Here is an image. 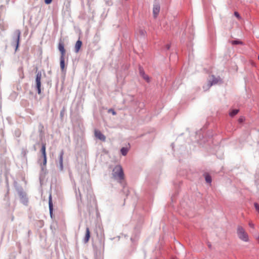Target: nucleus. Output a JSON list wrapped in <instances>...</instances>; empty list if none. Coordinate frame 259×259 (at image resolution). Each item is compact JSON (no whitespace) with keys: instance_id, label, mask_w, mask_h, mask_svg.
Masks as SVG:
<instances>
[{"instance_id":"1","label":"nucleus","mask_w":259,"mask_h":259,"mask_svg":"<svg viewBox=\"0 0 259 259\" xmlns=\"http://www.w3.org/2000/svg\"><path fill=\"white\" fill-rule=\"evenodd\" d=\"M112 175L115 180L121 181L124 179L123 169L120 165H117L114 167Z\"/></svg>"},{"instance_id":"2","label":"nucleus","mask_w":259,"mask_h":259,"mask_svg":"<svg viewBox=\"0 0 259 259\" xmlns=\"http://www.w3.org/2000/svg\"><path fill=\"white\" fill-rule=\"evenodd\" d=\"M21 33L20 30L16 29L14 31L13 34L11 45L15 47V52L17 51L19 46Z\"/></svg>"},{"instance_id":"3","label":"nucleus","mask_w":259,"mask_h":259,"mask_svg":"<svg viewBox=\"0 0 259 259\" xmlns=\"http://www.w3.org/2000/svg\"><path fill=\"white\" fill-rule=\"evenodd\" d=\"M16 189L20 197V202L24 205L27 206L28 203V199L26 193L23 191L21 187L17 186Z\"/></svg>"},{"instance_id":"4","label":"nucleus","mask_w":259,"mask_h":259,"mask_svg":"<svg viewBox=\"0 0 259 259\" xmlns=\"http://www.w3.org/2000/svg\"><path fill=\"white\" fill-rule=\"evenodd\" d=\"M237 233L238 237L241 240L247 242L248 241V236L245 230L241 227L238 226L237 228Z\"/></svg>"},{"instance_id":"5","label":"nucleus","mask_w":259,"mask_h":259,"mask_svg":"<svg viewBox=\"0 0 259 259\" xmlns=\"http://www.w3.org/2000/svg\"><path fill=\"white\" fill-rule=\"evenodd\" d=\"M41 73L40 71L37 72L35 77V88L37 93L41 94Z\"/></svg>"},{"instance_id":"6","label":"nucleus","mask_w":259,"mask_h":259,"mask_svg":"<svg viewBox=\"0 0 259 259\" xmlns=\"http://www.w3.org/2000/svg\"><path fill=\"white\" fill-rule=\"evenodd\" d=\"M40 151L42 154L43 157L42 165H41V169L44 170V166H45L47 164V154L46 152V144L44 143H42L41 148Z\"/></svg>"},{"instance_id":"7","label":"nucleus","mask_w":259,"mask_h":259,"mask_svg":"<svg viewBox=\"0 0 259 259\" xmlns=\"http://www.w3.org/2000/svg\"><path fill=\"white\" fill-rule=\"evenodd\" d=\"M63 155H64V151L62 150L60 153L58 161L57 162L56 164L57 166L59 168L60 171L63 170Z\"/></svg>"},{"instance_id":"8","label":"nucleus","mask_w":259,"mask_h":259,"mask_svg":"<svg viewBox=\"0 0 259 259\" xmlns=\"http://www.w3.org/2000/svg\"><path fill=\"white\" fill-rule=\"evenodd\" d=\"M58 50L60 52L61 56H65L66 51L64 49V42L62 40H60L59 44H58Z\"/></svg>"},{"instance_id":"9","label":"nucleus","mask_w":259,"mask_h":259,"mask_svg":"<svg viewBox=\"0 0 259 259\" xmlns=\"http://www.w3.org/2000/svg\"><path fill=\"white\" fill-rule=\"evenodd\" d=\"M160 11V5L158 3H155L153 5V14L154 18H156Z\"/></svg>"},{"instance_id":"10","label":"nucleus","mask_w":259,"mask_h":259,"mask_svg":"<svg viewBox=\"0 0 259 259\" xmlns=\"http://www.w3.org/2000/svg\"><path fill=\"white\" fill-rule=\"evenodd\" d=\"M139 73H140V75L148 82H149L150 81V78L145 73V71L144 70V69L142 67H141V66H139Z\"/></svg>"},{"instance_id":"11","label":"nucleus","mask_w":259,"mask_h":259,"mask_svg":"<svg viewBox=\"0 0 259 259\" xmlns=\"http://www.w3.org/2000/svg\"><path fill=\"white\" fill-rule=\"evenodd\" d=\"M211 77L212 80L211 81H209L207 85L208 89H209L212 85L217 84L219 82V81L220 80V77H215L213 75H212Z\"/></svg>"},{"instance_id":"12","label":"nucleus","mask_w":259,"mask_h":259,"mask_svg":"<svg viewBox=\"0 0 259 259\" xmlns=\"http://www.w3.org/2000/svg\"><path fill=\"white\" fill-rule=\"evenodd\" d=\"M95 136L96 138L102 141H105V136L101 132V131H95Z\"/></svg>"},{"instance_id":"13","label":"nucleus","mask_w":259,"mask_h":259,"mask_svg":"<svg viewBox=\"0 0 259 259\" xmlns=\"http://www.w3.org/2000/svg\"><path fill=\"white\" fill-rule=\"evenodd\" d=\"M49 211L51 217L53 218V204L52 200V195H50L49 198Z\"/></svg>"},{"instance_id":"14","label":"nucleus","mask_w":259,"mask_h":259,"mask_svg":"<svg viewBox=\"0 0 259 259\" xmlns=\"http://www.w3.org/2000/svg\"><path fill=\"white\" fill-rule=\"evenodd\" d=\"M82 45V42L79 39H78L76 42L75 46V53H78L79 52V51L80 50V48L81 47Z\"/></svg>"},{"instance_id":"15","label":"nucleus","mask_w":259,"mask_h":259,"mask_svg":"<svg viewBox=\"0 0 259 259\" xmlns=\"http://www.w3.org/2000/svg\"><path fill=\"white\" fill-rule=\"evenodd\" d=\"M65 56H60V68L62 72H64L65 70Z\"/></svg>"},{"instance_id":"16","label":"nucleus","mask_w":259,"mask_h":259,"mask_svg":"<svg viewBox=\"0 0 259 259\" xmlns=\"http://www.w3.org/2000/svg\"><path fill=\"white\" fill-rule=\"evenodd\" d=\"M90 238V232L89 228L88 227H87V228H86V230H85V235L83 239L84 242L87 243L89 241Z\"/></svg>"},{"instance_id":"17","label":"nucleus","mask_w":259,"mask_h":259,"mask_svg":"<svg viewBox=\"0 0 259 259\" xmlns=\"http://www.w3.org/2000/svg\"><path fill=\"white\" fill-rule=\"evenodd\" d=\"M205 176V181L206 182V183H211V176L208 174H205L204 175Z\"/></svg>"},{"instance_id":"18","label":"nucleus","mask_w":259,"mask_h":259,"mask_svg":"<svg viewBox=\"0 0 259 259\" xmlns=\"http://www.w3.org/2000/svg\"><path fill=\"white\" fill-rule=\"evenodd\" d=\"M239 112V110L237 109H233L229 112V115L231 117H233L236 115Z\"/></svg>"},{"instance_id":"19","label":"nucleus","mask_w":259,"mask_h":259,"mask_svg":"<svg viewBox=\"0 0 259 259\" xmlns=\"http://www.w3.org/2000/svg\"><path fill=\"white\" fill-rule=\"evenodd\" d=\"M128 150V149L127 148L122 147L120 149V152L123 156H125L127 153Z\"/></svg>"},{"instance_id":"20","label":"nucleus","mask_w":259,"mask_h":259,"mask_svg":"<svg viewBox=\"0 0 259 259\" xmlns=\"http://www.w3.org/2000/svg\"><path fill=\"white\" fill-rule=\"evenodd\" d=\"M231 43L233 45H243V42L239 39L232 40Z\"/></svg>"},{"instance_id":"21","label":"nucleus","mask_w":259,"mask_h":259,"mask_svg":"<svg viewBox=\"0 0 259 259\" xmlns=\"http://www.w3.org/2000/svg\"><path fill=\"white\" fill-rule=\"evenodd\" d=\"M135 105L138 106L140 109H142L144 106L143 103H141L139 101L135 102Z\"/></svg>"},{"instance_id":"22","label":"nucleus","mask_w":259,"mask_h":259,"mask_svg":"<svg viewBox=\"0 0 259 259\" xmlns=\"http://www.w3.org/2000/svg\"><path fill=\"white\" fill-rule=\"evenodd\" d=\"M139 33L141 36L144 37L145 36L146 32L145 30L140 29L139 30Z\"/></svg>"},{"instance_id":"23","label":"nucleus","mask_w":259,"mask_h":259,"mask_svg":"<svg viewBox=\"0 0 259 259\" xmlns=\"http://www.w3.org/2000/svg\"><path fill=\"white\" fill-rule=\"evenodd\" d=\"M108 113H111L113 115H115L116 114V112H115V111L112 108L108 109Z\"/></svg>"},{"instance_id":"24","label":"nucleus","mask_w":259,"mask_h":259,"mask_svg":"<svg viewBox=\"0 0 259 259\" xmlns=\"http://www.w3.org/2000/svg\"><path fill=\"white\" fill-rule=\"evenodd\" d=\"M75 192H76V190H75ZM76 193H77V192H76ZM76 196L77 199H80L81 200V193L80 192V190L79 189H78V194H76Z\"/></svg>"},{"instance_id":"25","label":"nucleus","mask_w":259,"mask_h":259,"mask_svg":"<svg viewBox=\"0 0 259 259\" xmlns=\"http://www.w3.org/2000/svg\"><path fill=\"white\" fill-rule=\"evenodd\" d=\"M87 190L88 194L91 195L92 193V190H91V187H90V186H89V185H88V187L87 188Z\"/></svg>"},{"instance_id":"26","label":"nucleus","mask_w":259,"mask_h":259,"mask_svg":"<svg viewBox=\"0 0 259 259\" xmlns=\"http://www.w3.org/2000/svg\"><path fill=\"white\" fill-rule=\"evenodd\" d=\"M234 16L237 17L238 19H240L241 18V17L240 16V14L237 12H234Z\"/></svg>"},{"instance_id":"27","label":"nucleus","mask_w":259,"mask_h":259,"mask_svg":"<svg viewBox=\"0 0 259 259\" xmlns=\"http://www.w3.org/2000/svg\"><path fill=\"white\" fill-rule=\"evenodd\" d=\"M254 205L256 211L259 212V205L257 203H254Z\"/></svg>"},{"instance_id":"28","label":"nucleus","mask_w":259,"mask_h":259,"mask_svg":"<svg viewBox=\"0 0 259 259\" xmlns=\"http://www.w3.org/2000/svg\"><path fill=\"white\" fill-rule=\"evenodd\" d=\"M64 112H65V109L64 108H63L61 111H60V116L61 117H63L64 116Z\"/></svg>"},{"instance_id":"29","label":"nucleus","mask_w":259,"mask_h":259,"mask_svg":"<svg viewBox=\"0 0 259 259\" xmlns=\"http://www.w3.org/2000/svg\"><path fill=\"white\" fill-rule=\"evenodd\" d=\"M52 0H45V3L46 4H50L52 3Z\"/></svg>"},{"instance_id":"30","label":"nucleus","mask_w":259,"mask_h":259,"mask_svg":"<svg viewBox=\"0 0 259 259\" xmlns=\"http://www.w3.org/2000/svg\"><path fill=\"white\" fill-rule=\"evenodd\" d=\"M244 118L243 117H241L239 118V122L240 123H241L244 121Z\"/></svg>"},{"instance_id":"31","label":"nucleus","mask_w":259,"mask_h":259,"mask_svg":"<svg viewBox=\"0 0 259 259\" xmlns=\"http://www.w3.org/2000/svg\"><path fill=\"white\" fill-rule=\"evenodd\" d=\"M249 226L252 228H254V224L252 222L249 223Z\"/></svg>"},{"instance_id":"32","label":"nucleus","mask_w":259,"mask_h":259,"mask_svg":"<svg viewBox=\"0 0 259 259\" xmlns=\"http://www.w3.org/2000/svg\"><path fill=\"white\" fill-rule=\"evenodd\" d=\"M170 45H168H168H166V49L167 50H169V49H170Z\"/></svg>"},{"instance_id":"33","label":"nucleus","mask_w":259,"mask_h":259,"mask_svg":"<svg viewBox=\"0 0 259 259\" xmlns=\"http://www.w3.org/2000/svg\"><path fill=\"white\" fill-rule=\"evenodd\" d=\"M123 189H124V191L125 192H126V191H127V189H126L125 188H124Z\"/></svg>"},{"instance_id":"34","label":"nucleus","mask_w":259,"mask_h":259,"mask_svg":"<svg viewBox=\"0 0 259 259\" xmlns=\"http://www.w3.org/2000/svg\"><path fill=\"white\" fill-rule=\"evenodd\" d=\"M18 135L19 136L20 135V133L19 132V131H18Z\"/></svg>"},{"instance_id":"35","label":"nucleus","mask_w":259,"mask_h":259,"mask_svg":"<svg viewBox=\"0 0 259 259\" xmlns=\"http://www.w3.org/2000/svg\"><path fill=\"white\" fill-rule=\"evenodd\" d=\"M107 4H108V5H110V3H109V2H107Z\"/></svg>"},{"instance_id":"36","label":"nucleus","mask_w":259,"mask_h":259,"mask_svg":"<svg viewBox=\"0 0 259 259\" xmlns=\"http://www.w3.org/2000/svg\"><path fill=\"white\" fill-rule=\"evenodd\" d=\"M258 60H259V56H258Z\"/></svg>"}]
</instances>
